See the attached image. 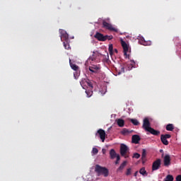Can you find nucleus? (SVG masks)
<instances>
[{
	"label": "nucleus",
	"mask_w": 181,
	"mask_h": 181,
	"mask_svg": "<svg viewBox=\"0 0 181 181\" xmlns=\"http://www.w3.org/2000/svg\"><path fill=\"white\" fill-rule=\"evenodd\" d=\"M144 42H145V41H144V38H143V40L139 41L140 45H144Z\"/></svg>",
	"instance_id": "c9c22d12"
},
{
	"label": "nucleus",
	"mask_w": 181,
	"mask_h": 181,
	"mask_svg": "<svg viewBox=\"0 0 181 181\" xmlns=\"http://www.w3.org/2000/svg\"><path fill=\"white\" fill-rule=\"evenodd\" d=\"M140 175H142V176H148V173L146 172V170H145V167L141 168L139 170Z\"/></svg>",
	"instance_id": "412c9836"
},
{
	"label": "nucleus",
	"mask_w": 181,
	"mask_h": 181,
	"mask_svg": "<svg viewBox=\"0 0 181 181\" xmlns=\"http://www.w3.org/2000/svg\"><path fill=\"white\" fill-rule=\"evenodd\" d=\"M61 40L69 41V34L65 31L61 32Z\"/></svg>",
	"instance_id": "4468645a"
},
{
	"label": "nucleus",
	"mask_w": 181,
	"mask_h": 181,
	"mask_svg": "<svg viewBox=\"0 0 181 181\" xmlns=\"http://www.w3.org/2000/svg\"><path fill=\"white\" fill-rule=\"evenodd\" d=\"M116 122L118 125V127H120V128H122L125 125V121L122 119H118L116 120Z\"/></svg>",
	"instance_id": "6ab92c4d"
},
{
	"label": "nucleus",
	"mask_w": 181,
	"mask_h": 181,
	"mask_svg": "<svg viewBox=\"0 0 181 181\" xmlns=\"http://www.w3.org/2000/svg\"><path fill=\"white\" fill-rule=\"evenodd\" d=\"M167 181H173V175H168L166 176Z\"/></svg>",
	"instance_id": "cd10ccee"
},
{
	"label": "nucleus",
	"mask_w": 181,
	"mask_h": 181,
	"mask_svg": "<svg viewBox=\"0 0 181 181\" xmlns=\"http://www.w3.org/2000/svg\"><path fill=\"white\" fill-rule=\"evenodd\" d=\"M95 172L98 173V176H100V175H103L105 177H108L110 172L108 169L105 167H102L100 165H96L95 168Z\"/></svg>",
	"instance_id": "f257e3e1"
},
{
	"label": "nucleus",
	"mask_w": 181,
	"mask_h": 181,
	"mask_svg": "<svg viewBox=\"0 0 181 181\" xmlns=\"http://www.w3.org/2000/svg\"><path fill=\"white\" fill-rule=\"evenodd\" d=\"M147 132H150V134H151L152 135H155L156 136H158V135H160V132L158 130H156L153 128H150Z\"/></svg>",
	"instance_id": "dca6fc26"
},
{
	"label": "nucleus",
	"mask_w": 181,
	"mask_h": 181,
	"mask_svg": "<svg viewBox=\"0 0 181 181\" xmlns=\"http://www.w3.org/2000/svg\"><path fill=\"white\" fill-rule=\"evenodd\" d=\"M118 155L119 154H117V152H115V150L114 148H112L110 151V159H115V158L117 156H118Z\"/></svg>",
	"instance_id": "f3484780"
},
{
	"label": "nucleus",
	"mask_w": 181,
	"mask_h": 181,
	"mask_svg": "<svg viewBox=\"0 0 181 181\" xmlns=\"http://www.w3.org/2000/svg\"><path fill=\"white\" fill-rule=\"evenodd\" d=\"M162 164V160L160 158H158L153 163L152 170H158L160 168V165Z\"/></svg>",
	"instance_id": "0eeeda50"
},
{
	"label": "nucleus",
	"mask_w": 181,
	"mask_h": 181,
	"mask_svg": "<svg viewBox=\"0 0 181 181\" xmlns=\"http://www.w3.org/2000/svg\"><path fill=\"white\" fill-rule=\"evenodd\" d=\"M86 93L87 95V97L90 98L91 95H93V91L90 90H86Z\"/></svg>",
	"instance_id": "bb28decb"
},
{
	"label": "nucleus",
	"mask_w": 181,
	"mask_h": 181,
	"mask_svg": "<svg viewBox=\"0 0 181 181\" xmlns=\"http://www.w3.org/2000/svg\"><path fill=\"white\" fill-rule=\"evenodd\" d=\"M176 180H177V181H181V175H177V176L176 177Z\"/></svg>",
	"instance_id": "f704fd0d"
},
{
	"label": "nucleus",
	"mask_w": 181,
	"mask_h": 181,
	"mask_svg": "<svg viewBox=\"0 0 181 181\" xmlns=\"http://www.w3.org/2000/svg\"><path fill=\"white\" fill-rule=\"evenodd\" d=\"M143 128L144 129H145V131H146V132H148V130L151 128V122H149V119L148 118H144L143 120Z\"/></svg>",
	"instance_id": "6e6552de"
},
{
	"label": "nucleus",
	"mask_w": 181,
	"mask_h": 181,
	"mask_svg": "<svg viewBox=\"0 0 181 181\" xmlns=\"http://www.w3.org/2000/svg\"><path fill=\"white\" fill-rule=\"evenodd\" d=\"M133 63H135V62L132 61Z\"/></svg>",
	"instance_id": "79ce46f5"
},
{
	"label": "nucleus",
	"mask_w": 181,
	"mask_h": 181,
	"mask_svg": "<svg viewBox=\"0 0 181 181\" xmlns=\"http://www.w3.org/2000/svg\"><path fill=\"white\" fill-rule=\"evenodd\" d=\"M94 37L97 39V40H99V42H105V40H107V37L100 33H96Z\"/></svg>",
	"instance_id": "1a4fd4ad"
},
{
	"label": "nucleus",
	"mask_w": 181,
	"mask_h": 181,
	"mask_svg": "<svg viewBox=\"0 0 181 181\" xmlns=\"http://www.w3.org/2000/svg\"><path fill=\"white\" fill-rule=\"evenodd\" d=\"M165 129L167 131H173V129H175V127L173 126V124H167Z\"/></svg>",
	"instance_id": "4be33fe9"
},
{
	"label": "nucleus",
	"mask_w": 181,
	"mask_h": 181,
	"mask_svg": "<svg viewBox=\"0 0 181 181\" xmlns=\"http://www.w3.org/2000/svg\"><path fill=\"white\" fill-rule=\"evenodd\" d=\"M134 175L135 177H136V176H138V171H136V172L134 173Z\"/></svg>",
	"instance_id": "e433bc0d"
},
{
	"label": "nucleus",
	"mask_w": 181,
	"mask_h": 181,
	"mask_svg": "<svg viewBox=\"0 0 181 181\" xmlns=\"http://www.w3.org/2000/svg\"><path fill=\"white\" fill-rule=\"evenodd\" d=\"M92 153H93V155H97V153H98V148H93L92 150Z\"/></svg>",
	"instance_id": "c756f323"
},
{
	"label": "nucleus",
	"mask_w": 181,
	"mask_h": 181,
	"mask_svg": "<svg viewBox=\"0 0 181 181\" xmlns=\"http://www.w3.org/2000/svg\"><path fill=\"white\" fill-rule=\"evenodd\" d=\"M115 53H118V49H115Z\"/></svg>",
	"instance_id": "58836bf2"
},
{
	"label": "nucleus",
	"mask_w": 181,
	"mask_h": 181,
	"mask_svg": "<svg viewBox=\"0 0 181 181\" xmlns=\"http://www.w3.org/2000/svg\"><path fill=\"white\" fill-rule=\"evenodd\" d=\"M160 153L163 152V149L160 150Z\"/></svg>",
	"instance_id": "a19ab883"
},
{
	"label": "nucleus",
	"mask_w": 181,
	"mask_h": 181,
	"mask_svg": "<svg viewBox=\"0 0 181 181\" xmlns=\"http://www.w3.org/2000/svg\"><path fill=\"white\" fill-rule=\"evenodd\" d=\"M102 151H103V153H105V149H103Z\"/></svg>",
	"instance_id": "ea45409f"
},
{
	"label": "nucleus",
	"mask_w": 181,
	"mask_h": 181,
	"mask_svg": "<svg viewBox=\"0 0 181 181\" xmlns=\"http://www.w3.org/2000/svg\"><path fill=\"white\" fill-rule=\"evenodd\" d=\"M131 122L133 125H138L139 124V122L136 119H132Z\"/></svg>",
	"instance_id": "a878e982"
},
{
	"label": "nucleus",
	"mask_w": 181,
	"mask_h": 181,
	"mask_svg": "<svg viewBox=\"0 0 181 181\" xmlns=\"http://www.w3.org/2000/svg\"><path fill=\"white\" fill-rule=\"evenodd\" d=\"M129 152V148L125 144H121L120 146V154L122 156H124V158H128V156L127 153Z\"/></svg>",
	"instance_id": "20e7f679"
},
{
	"label": "nucleus",
	"mask_w": 181,
	"mask_h": 181,
	"mask_svg": "<svg viewBox=\"0 0 181 181\" xmlns=\"http://www.w3.org/2000/svg\"><path fill=\"white\" fill-rule=\"evenodd\" d=\"M64 47L66 50H69L70 49V44H69V41L64 42Z\"/></svg>",
	"instance_id": "393cba45"
},
{
	"label": "nucleus",
	"mask_w": 181,
	"mask_h": 181,
	"mask_svg": "<svg viewBox=\"0 0 181 181\" xmlns=\"http://www.w3.org/2000/svg\"><path fill=\"white\" fill-rule=\"evenodd\" d=\"M125 166H127V161H124L119 167L117 169V173H122L124 172V169H125Z\"/></svg>",
	"instance_id": "9b49d317"
},
{
	"label": "nucleus",
	"mask_w": 181,
	"mask_h": 181,
	"mask_svg": "<svg viewBox=\"0 0 181 181\" xmlns=\"http://www.w3.org/2000/svg\"><path fill=\"white\" fill-rule=\"evenodd\" d=\"M124 71H125V68H124V66L121 67V71H119L118 73V74H121V73H124Z\"/></svg>",
	"instance_id": "72a5a7b5"
},
{
	"label": "nucleus",
	"mask_w": 181,
	"mask_h": 181,
	"mask_svg": "<svg viewBox=\"0 0 181 181\" xmlns=\"http://www.w3.org/2000/svg\"><path fill=\"white\" fill-rule=\"evenodd\" d=\"M74 78H76V79L78 78L77 75H76V73H74Z\"/></svg>",
	"instance_id": "4c0bfd02"
},
{
	"label": "nucleus",
	"mask_w": 181,
	"mask_h": 181,
	"mask_svg": "<svg viewBox=\"0 0 181 181\" xmlns=\"http://www.w3.org/2000/svg\"><path fill=\"white\" fill-rule=\"evenodd\" d=\"M122 135H125L126 134H129V130L127 129H124L122 131Z\"/></svg>",
	"instance_id": "7c9ffc66"
},
{
	"label": "nucleus",
	"mask_w": 181,
	"mask_h": 181,
	"mask_svg": "<svg viewBox=\"0 0 181 181\" xmlns=\"http://www.w3.org/2000/svg\"><path fill=\"white\" fill-rule=\"evenodd\" d=\"M170 138H172L170 134H161L160 141L163 145L168 146L169 145V141H168V139Z\"/></svg>",
	"instance_id": "423d86ee"
},
{
	"label": "nucleus",
	"mask_w": 181,
	"mask_h": 181,
	"mask_svg": "<svg viewBox=\"0 0 181 181\" xmlns=\"http://www.w3.org/2000/svg\"><path fill=\"white\" fill-rule=\"evenodd\" d=\"M125 175L126 176H131V175H132V168H127L125 172Z\"/></svg>",
	"instance_id": "5701e85b"
},
{
	"label": "nucleus",
	"mask_w": 181,
	"mask_h": 181,
	"mask_svg": "<svg viewBox=\"0 0 181 181\" xmlns=\"http://www.w3.org/2000/svg\"><path fill=\"white\" fill-rule=\"evenodd\" d=\"M69 64H70V66L72 69V70H74V71H77L78 70V66L71 63V59H69Z\"/></svg>",
	"instance_id": "aec40b11"
},
{
	"label": "nucleus",
	"mask_w": 181,
	"mask_h": 181,
	"mask_svg": "<svg viewBox=\"0 0 181 181\" xmlns=\"http://www.w3.org/2000/svg\"><path fill=\"white\" fill-rule=\"evenodd\" d=\"M139 141H141V137L138 134H134L132 137V141L133 144H139Z\"/></svg>",
	"instance_id": "ddd939ff"
},
{
	"label": "nucleus",
	"mask_w": 181,
	"mask_h": 181,
	"mask_svg": "<svg viewBox=\"0 0 181 181\" xmlns=\"http://www.w3.org/2000/svg\"><path fill=\"white\" fill-rule=\"evenodd\" d=\"M117 160L115 161V165H118V163H119V160H121V157L119 156V155L117 156Z\"/></svg>",
	"instance_id": "2f4dec72"
},
{
	"label": "nucleus",
	"mask_w": 181,
	"mask_h": 181,
	"mask_svg": "<svg viewBox=\"0 0 181 181\" xmlns=\"http://www.w3.org/2000/svg\"><path fill=\"white\" fill-rule=\"evenodd\" d=\"M164 166H169L170 165V156L167 154L164 156Z\"/></svg>",
	"instance_id": "f8f14e48"
},
{
	"label": "nucleus",
	"mask_w": 181,
	"mask_h": 181,
	"mask_svg": "<svg viewBox=\"0 0 181 181\" xmlns=\"http://www.w3.org/2000/svg\"><path fill=\"white\" fill-rule=\"evenodd\" d=\"M113 49H114V47L112 46V44L109 45L108 50H109V53H110V56H112V54L114 53Z\"/></svg>",
	"instance_id": "b1692460"
},
{
	"label": "nucleus",
	"mask_w": 181,
	"mask_h": 181,
	"mask_svg": "<svg viewBox=\"0 0 181 181\" xmlns=\"http://www.w3.org/2000/svg\"><path fill=\"white\" fill-rule=\"evenodd\" d=\"M120 42L124 50V54L125 56V58L128 59V57H129V55L128 54V50H129V46L128 45V44H127V42H125V41H123L122 39L120 40Z\"/></svg>",
	"instance_id": "39448f33"
},
{
	"label": "nucleus",
	"mask_w": 181,
	"mask_h": 181,
	"mask_svg": "<svg viewBox=\"0 0 181 181\" xmlns=\"http://www.w3.org/2000/svg\"><path fill=\"white\" fill-rule=\"evenodd\" d=\"M105 37H106V40H112L113 38L112 35H105Z\"/></svg>",
	"instance_id": "473e14b6"
},
{
	"label": "nucleus",
	"mask_w": 181,
	"mask_h": 181,
	"mask_svg": "<svg viewBox=\"0 0 181 181\" xmlns=\"http://www.w3.org/2000/svg\"><path fill=\"white\" fill-rule=\"evenodd\" d=\"M89 70L91 71V73H98L100 66L97 65H92L91 66H89Z\"/></svg>",
	"instance_id": "2eb2a0df"
},
{
	"label": "nucleus",
	"mask_w": 181,
	"mask_h": 181,
	"mask_svg": "<svg viewBox=\"0 0 181 181\" xmlns=\"http://www.w3.org/2000/svg\"><path fill=\"white\" fill-rule=\"evenodd\" d=\"M133 158H135V159H139L141 158V154L135 153L133 156Z\"/></svg>",
	"instance_id": "c85d7f7f"
},
{
	"label": "nucleus",
	"mask_w": 181,
	"mask_h": 181,
	"mask_svg": "<svg viewBox=\"0 0 181 181\" xmlns=\"http://www.w3.org/2000/svg\"><path fill=\"white\" fill-rule=\"evenodd\" d=\"M80 84L81 87L83 88V90L88 88V87L93 88V83H91V81L88 78H82L80 81Z\"/></svg>",
	"instance_id": "7ed1b4c3"
},
{
	"label": "nucleus",
	"mask_w": 181,
	"mask_h": 181,
	"mask_svg": "<svg viewBox=\"0 0 181 181\" xmlns=\"http://www.w3.org/2000/svg\"><path fill=\"white\" fill-rule=\"evenodd\" d=\"M110 22V18H107L106 20L103 21V28L110 30V32H118V29L114 28Z\"/></svg>",
	"instance_id": "f03ea898"
},
{
	"label": "nucleus",
	"mask_w": 181,
	"mask_h": 181,
	"mask_svg": "<svg viewBox=\"0 0 181 181\" xmlns=\"http://www.w3.org/2000/svg\"><path fill=\"white\" fill-rule=\"evenodd\" d=\"M141 160L142 163H145V162H146V150L145 148L142 150Z\"/></svg>",
	"instance_id": "a211bd4d"
},
{
	"label": "nucleus",
	"mask_w": 181,
	"mask_h": 181,
	"mask_svg": "<svg viewBox=\"0 0 181 181\" xmlns=\"http://www.w3.org/2000/svg\"><path fill=\"white\" fill-rule=\"evenodd\" d=\"M97 134H98L102 142L105 141V131L102 129L98 130Z\"/></svg>",
	"instance_id": "9d476101"
}]
</instances>
